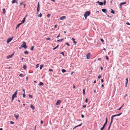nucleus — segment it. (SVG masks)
Wrapping results in <instances>:
<instances>
[{
    "label": "nucleus",
    "instance_id": "obj_1",
    "mask_svg": "<svg viewBox=\"0 0 130 130\" xmlns=\"http://www.w3.org/2000/svg\"><path fill=\"white\" fill-rule=\"evenodd\" d=\"M90 14V11H87L85 13L84 15L85 19L86 20L87 16H89Z\"/></svg>",
    "mask_w": 130,
    "mask_h": 130
},
{
    "label": "nucleus",
    "instance_id": "obj_2",
    "mask_svg": "<svg viewBox=\"0 0 130 130\" xmlns=\"http://www.w3.org/2000/svg\"><path fill=\"white\" fill-rule=\"evenodd\" d=\"M40 9V5L39 4V2H38V5H37V12L36 13V14H37L39 12V11Z\"/></svg>",
    "mask_w": 130,
    "mask_h": 130
},
{
    "label": "nucleus",
    "instance_id": "obj_3",
    "mask_svg": "<svg viewBox=\"0 0 130 130\" xmlns=\"http://www.w3.org/2000/svg\"><path fill=\"white\" fill-rule=\"evenodd\" d=\"M21 47L24 48L25 49L27 48V46L26 45V43L24 42H23V44L21 45Z\"/></svg>",
    "mask_w": 130,
    "mask_h": 130
},
{
    "label": "nucleus",
    "instance_id": "obj_4",
    "mask_svg": "<svg viewBox=\"0 0 130 130\" xmlns=\"http://www.w3.org/2000/svg\"><path fill=\"white\" fill-rule=\"evenodd\" d=\"M13 38V37H12L8 39L6 41L7 43H8L10 42L12 40Z\"/></svg>",
    "mask_w": 130,
    "mask_h": 130
},
{
    "label": "nucleus",
    "instance_id": "obj_5",
    "mask_svg": "<svg viewBox=\"0 0 130 130\" xmlns=\"http://www.w3.org/2000/svg\"><path fill=\"white\" fill-rule=\"evenodd\" d=\"M18 90H17L14 93V94L12 95V98H14L17 97V92Z\"/></svg>",
    "mask_w": 130,
    "mask_h": 130
},
{
    "label": "nucleus",
    "instance_id": "obj_6",
    "mask_svg": "<svg viewBox=\"0 0 130 130\" xmlns=\"http://www.w3.org/2000/svg\"><path fill=\"white\" fill-rule=\"evenodd\" d=\"M119 114H117V115H113L111 117V121H113V118L114 117H115L116 116H119Z\"/></svg>",
    "mask_w": 130,
    "mask_h": 130
},
{
    "label": "nucleus",
    "instance_id": "obj_7",
    "mask_svg": "<svg viewBox=\"0 0 130 130\" xmlns=\"http://www.w3.org/2000/svg\"><path fill=\"white\" fill-rule=\"evenodd\" d=\"M86 58L87 59H89L91 56V54L90 53H89L87 55H86Z\"/></svg>",
    "mask_w": 130,
    "mask_h": 130
},
{
    "label": "nucleus",
    "instance_id": "obj_8",
    "mask_svg": "<svg viewBox=\"0 0 130 130\" xmlns=\"http://www.w3.org/2000/svg\"><path fill=\"white\" fill-rule=\"evenodd\" d=\"M61 101L60 100H58L56 103V104L57 105H58L61 102Z\"/></svg>",
    "mask_w": 130,
    "mask_h": 130
},
{
    "label": "nucleus",
    "instance_id": "obj_9",
    "mask_svg": "<svg viewBox=\"0 0 130 130\" xmlns=\"http://www.w3.org/2000/svg\"><path fill=\"white\" fill-rule=\"evenodd\" d=\"M14 53H13L11 55H9L8 56H7V59H9V58H10L12 57L13 56Z\"/></svg>",
    "mask_w": 130,
    "mask_h": 130
},
{
    "label": "nucleus",
    "instance_id": "obj_10",
    "mask_svg": "<svg viewBox=\"0 0 130 130\" xmlns=\"http://www.w3.org/2000/svg\"><path fill=\"white\" fill-rule=\"evenodd\" d=\"M102 11L104 13H106L107 12V10L106 9H102Z\"/></svg>",
    "mask_w": 130,
    "mask_h": 130
},
{
    "label": "nucleus",
    "instance_id": "obj_11",
    "mask_svg": "<svg viewBox=\"0 0 130 130\" xmlns=\"http://www.w3.org/2000/svg\"><path fill=\"white\" fill-rule=\"evenodd\" d=\"M96 3L99 4V5L100 6H102L103 5V2H100L99 1H98L96 2Z\"/></svg>",
    "mask_w": 130,
    "mask_h": 130
},
{
    "label": "nucleus",
    "instance_id": "obj_12",
    "mask_svg": "<svg viewBox=\"0 0 130 130\" xmlns=\"http://www.w3.org/2000/svg\"><path fill=\"white\" fill-rule=\"evenodd\" d=\"M12 3L14 4V3H16L17 4L18 3V1L16 0H13L12 1Z\"/></svg>",
    "mask_w": 130,
    "mask_h": 130
},
{
    "label": "nucleus",
    "instance_id": "obj_13",
    "mask_svg": "<svg viewBox=\"0 0 130 130\" xmlns=\"http://www.w3.org/2000/svg\"><path fill=\"white\" fill-rule=\"evenodd\" d=\"M112 121H111V122H110V125L108 127V129L107 130H109V129L110 128V126H111V124L112 123Z\"/></svg>",
    "mask_w": 130,
    "mask_h": 130
},
{
    "label": "nucleus",
    "instance_id": "obj_14",
    "mask_svg": "<svg viewBox=\"0 0 130 130\" xmlns=\"http://www.w3.org/2000/svg\"><path fill=\"white\" fill-rule=\"evenodd\" d=\"M66 18V17L65 16H62L60 18V20H62L65 19Z\"/></svg>",
    "mask_w": 130,
    "mask_h": 130
},
{
    "label": "nucleus",
    "instance_id": "obj_15",
    "mask_svg": "<svg viewBox=\"0 0 130 130\" xmlns=\"http://www.w3.org/2000/svg\"><path fill=\"white\" fill-rule=\"evenodd\" d=\"M126 3V2H122L120 4V7L123 4H125Z\"/></svg>",
    "mask_w": 130,
    "mask_h": 130
},
{
    "label": "nucleus",
    "instance_id": "obj_16",
    "mask_svg": "<svg viewBox=\"0 0 130 130\" xmlns=\"http://www.w3.org/2000/svg\"><path fill=\"white\" fill-rule=\"evenodd\" d=\"M111 13H112L113 14H114L115 13V11L114 10H113L112 9H111Z\"/></svg>",
    "mask_w": 130,
    "mask_h": 130
},
{
    "label": "nucleus",
    "instance_id": "obj_17",
    "mask_svg": "<svg viewBox=\"0 0 130 130\" xmlns=\"http://www.w3.org/2000/svg\"><path fill=\"white\" fill-rule=\"evenodd\" d=\"M72 39L73 41V43H74L75 44H76L77 43V42L75 41V39L73 38H72Z\"/></svg>",
    "mask_w": 130,
    "mask_h": 130
},
{
    "label": "nucleus",
    "instance_id": "obj_18",
    "mask_svg": "<svg viewBox=\"0 0 130 130\" xmlns=\"http://www.w3.org/2000/svg\"><path fill=\"white\" fill-rule=\"evenodd\" d=\"M30 107L33 110L34 109H35V107H34V106L32 105H30Z\"/></svg>",
    "mask_w": 130,
    "mask_h": 130
},
{
    "label": "nucleus",
    "instance_id": "obj_19",
    "mask_svg": "<svg viewBox=\"0 0 130 130\" xmlns=\"http://www.w3.org/2000/svg\"><path fill=\"white\" fill-rule=\"evenodd\" d=\"M44 85L43 83L41 82H40L39 83V85L40 86H43Z\"/></svg>",
    "mask_w": 130,
    "mask_h": 130
},
{
    "label": "nucleus",
    "instance_id": "obj_20",
    "mask_svg": "<svg viewBox=\"0 0 130 130\" xmlns=\"http://www.w3.org/2000/svg\"><path fill=\"white\" fill-rule=\"evenodd\" d=\"M14 116L17 119L19 117V116L18 115H16L15 114L14 115Z\"/></svg>",
    "mask_w": 130,
    "mask_h": 130
},
{
    "label": "nucleus",
    "instance_id": "obj_21",
    "mask_svg": "<svg viewBox=\"0 0 130 130\" xmlns=\"http://www.w3.org/2000/svg\"><path fill=\"white\" fill-rule=\"evenodd\" d=\"M63 40V39H61L58 40H57V41L60 42H61Z\"/></svg>",
    "mask_w": 130,
    "mask_h": 130
},
{
    "label": "nucleus",
    "instance_id": "obj_22",
    "mask_svg": "<svg viewBox=\"0 0 130 130\" xmlns=\"http://www.w3.org/2000/svg\"><path fill=\"white\" fill-rule=\"evenodd\" d=\"M23 68L25 70L26 69V68H27L26 66L25 65H24L23 66Z\"/></svg>",
    "mask_w": 130,
    "mask_h": 130
},
{
    "label": "nucleus",
    "instance_id": "obj_23",
    "mask_svg": "<svg viewBox=\"0 0 130 130\" xmlns=\"http://www.w3.org/2000/svg\"><path fill=\"white\" fill-rule=\"evenodd\" d=\"M61 71L63 73H64L66 72V71L65 69H62Z\"/></svg>",
    "mask_w": 130,
    "mask_h": 130
},
{
    "label": "nucleus",
    "instance_id": "obj_24",
    "mask_svg": "<svg viewBox=\"0 0 130 130\" xmlns=\"http://www.w3.org/2000/svg\"><path fill=\"white\" fill-rule=\"evenodd\" d=\"M21 25V24L20 23L18 24L16 26V28L17 29V28H18Z\"/></svg>",
    "mask_w": 130,
    "mask_h": 130
},
{
    "label": "nucleus",
    "instance_id": "obj_25",
    "mask_svg": "<svg viewBox=\"0 0 130 130\" xmlns=\"http://www.w3.org/2000/svg\"><path fill=\"white\" fill-rule=\"evenodd\" d=\"M59 46V45H58L56 46L53 49V50H55Z\"/></svg>",
    "mask_w": 130,
    "mask_h": 130
},
{
    "label": "nucleus",
    "instance_id": "obj_26",
    "mask_svg": "<svg viewBox=\"0 0 130 130\" xmlns=\"http://www.w3.org/2000/svg\"><path fill=\"white\" fill-rule=\"evenodd\" d=\"M43 64L41 65L40 66V69L41 70L42 69V68H43Z\"/></svg>",
    "mask_w": 130,
    "mask_h": 130
},
{
    "label": "nucleus",
    "instance_id": "obj_27",
    "mask_svg": "<svg viewBox=\"0 0 130 130\" xmlns=\"http://www.w3.org/2000/svg\"><path fill=\"white\" fill-rule=\"evenodd\" d=\"M42 14L41 13H40L38 15V17H41L42 16Z\"/></svg>",
    "mask_w": 130,
    "mask_h": 130
},
{
    "label": "nucleus",
    "instance_id": "obj_28",
    "mask_svg": "<svg viewBox=\"0 0 130 130\" xmlns=\"http://www.w3.org/2000/svg\"><path fill=\"white\" fill-rule=\"evenodd\" d=\"M3 14H5V8H3Z\"/></svg>",
    "mask_w": 130,
    "mask_h": 130
},
{
    "label": "nucleus",
    "instance_id": "obj_29",
    "mask_svg": "<svg viewBox=\"0 0 130 130\" xmlns=\"http://www.w3.org/2000/svg\"><path fill=\"white\" fill-rule=\"evenodd\" d=\"M24 53L25 54L27 55L28 54V53L27 51H24Z\"/></svg>",
    "mask_w": 130,
    "mask_h": 130
},
{
    "label": "nucleus",
    "instance_id": "obj_30",
    "mask_svg": "<svg viewBox=\"0 0 130 130\" xmlns=\"http://www.w3.org/2000/svg\"><path fill=\"white\" fill-rule=\"evenodd\" d=\"M106 2L105 0H104V1L103 2V4L104 5H105L106 4Z\"/></svg>",
    "mask_w": 130,
    "mask_h": 130
},
{
    "label": "nucleus",
    "instance_id": "obj_31",
    "mask_svg": "<svg viewBox=\"0 0 130 130\" xmlns=\"http://www.w3.org/2000/svg\"><path fill=\"white\" fill-rule=\"evenodd\" d=\"M34 46H31V48H30V50H31V51H33V49H34Z\"/></svg>",
    "mask_w": 130,
    "mask_h": 130
},
{
    "label": "nucleus",
    "instance_id": "obj_32",
    "mask_svg": "<svg viewBox=\"0 0 130 130\" xmlns=\"http://www.w3.org/2000/svg\"><path fill=\"white\" fill-rule=\"evenodd\" d=\"M83 95H84L85 94V90L84 89L83 90Z\"/></svg>",
    "mask_w": 130,
    "mask_h": 130
},
{
    "label": "nucleus",
    "instance_id": "obj_33",
    "mask_svg": "<svg viewBox=\"0 0 130 130\" xmlns=\"http://www.w3.org/2000/svg\"><path fill=\"white\" fill-rule=\"evenodd\" d=\"M19 76L21 77H23L24 76L23 75V74H20L19 75Z\"/></svg>",
    "mask_w": 130,
    "mask_h": 130
},
{
    "label": "nucleus",
    "instance_id": "obj_34",
    "mask_svg": "<svg viewBox=\"0 0 130 130\" xmlns=\"http://www.w3.org/2000/svg\"><path fill=\"white\" fill-rule=\"evenodd\" d=\"M60 54H62V55H63V57H64L65 56L64 53L63 52H61L60 53Z\"/></svg>",
    "mask_w": 130,
    "mask_h": 130
},
{
    "label": "nucleus",
    "instance_id": "obj_35",
    "mask_svg": "<svg viewBox=\"0 0 130 130\" xmlns=\"http://www.w3.org/2000/svg\"><path fill=\"white\" fill-rule=\"evenodd\" d=\"M10 124H14V122H13V121H10Z\"/></svg>",
    "mask_w": 130,
    "mask_h": 130
},
{
    "label": "nucleus",
    "instance_id": "obj_36",
    "mask_svg": "<svg viewBox=\"0 0 130 130\" xmlns=\"http://www.w3.org/2000/svg\"><path fill=\"white\" fill-rule=\"evenodd\" d=\"M123 106V104L122 106L120 107V108H119L118 109H117V110H120L121 109L122 107Z\"/></svg>",
    "mask_w": 130,
    "mask_h": 130
},
{
    "label": "nucleus",
    "instance_id": "obj_37",
    "mask_svg": "<svg viewBox=\"0 0 130 130\" xmlns=\"http://www.w3.org/2000/svg\"><path fill=\"white\" fill-rule=\"evenodd\" d=\"M28 96H29V97L30 98H32V96L31 95L29 94L28 95Z\"/></svg>",
    "mask_w": 130,
    "mask_h": 130
},
{
    "label": "nucleus",
    "instance_id": "obj_38",
    "mask_svg": "<svg viewBox=\"0 0 130 130\" xmlns=\"http://www.w3.org/2000/svg\"><path fill=\"white\" fill-rule=\"evenodd\" d=\"M101 75H99V76H98V77L99 79H100V78H101Z\"/></svg>",
    "mask_w": 130,
    "mask_h": 130
},
{
    "label": "nucleus",
    "instance_id": "obj_39",
    "mask_svg": "<svg viewBox=\"0 0 130 130\" xmlns=\"http://www.w3.org/2000/svg\"><path fill=\"white\" fill-rule=\"evenodd\" d=\"M88 100L87 98H86L85 100V102H86V103H87L88 102Z\"/></svg>",
    "mask_w": 130,
    "mask_h": 130
},
{
    "label": "nucleus",
    "instance_id": "obj_40",
    "mask_svg": "<svg viewBox=\"0 0 130 130\" xmlns=\"http://www.w3.org/2000/svg\"><path fill=\"white\" fill-rule=\"evenodd\" d=\"M107 123V122H105V123L103 125V126H104V127H105V126L106 124Z\"/></svg>",
    "mask_w": 130,
    "mask_h": 130
},
{
    "label": "nucleus",
    "instance_id": "obj_41",
    "mask_svg": "<svg viewBox=\"0 0 130 130\" xmlns=\"http://www.w3.org/2000/svg\"><path fill=\"white\" fill-rule=\"evenodd\" d=\"M24 22L25 21L23 20L21 21V23H20L22 24L24 23Z\"/></svg>",
    "mask_w": 130,
    "mask_h": 130
},
{
    "label": "nucleus",
    "instance_id": "obj_42",
    "mask_svg": "<svg viewBox=\"0 0 130 130\" xmlns=\"http://www.w3.org/2000/svg\"><path fill=\"white\" fill-rule=\"evenodd\" d=\"M105 57L106 58L107 60H109V58L107 56H105Z\"/></svg>",
    "mask_w": 130,
    "mask_h": 130
},
{
    "label": "nucleus",
    "instance_id": "obj_43",
    "mask_svg": "<svg viewBox=\"0 0 130 130\" xmlns=\"http://www.w3.org/2000/svg\"><path fill=\"white\" fill-rule=\"evenodd\" d=\"M50 39H51L50 38H46V40L47 41L48 40H50Z\"/></svg>",
    "mask_w": 130,
    "mask_h": 130
},
{
    "label": "nucleus",
    "instance_id": "obj_44",
    "mask_svg": "<svg viewBox=\"0 0 130 130\" xmlns=\"http://www.w3.org/2000/svg\"><path fill=\"white\" fill-rule=\"evenodd\" d=\"M105 127H104V126H103V127L101 128H100V129H101V130H103L104 128Z\"/></svg>",
    "mask_w": 130,
    "mask_h": 130
},
{
    "label": "nucleus",
    "instance_id": "obj_45",
    "mask_svg": "<svg viewBox=\"0 0 130 130\" xmlns=\"http://www.w3.org/2000/svg\"><path fill=\"white\" fill-rule=\"evenodd\" d=\"M25 93H24L23 94V98H24L25 96Z\"/></svg>",
    "mask_w": 130,
    "mask_h": 130
},
{
    "label": "nucleus",
    "instance_id": "obj_46",
    "mask_svg": "<svg viewBox=\"0 0 130 130\" xmlns=\"http://www.w3.org/2000/svg\"><path fill=\"white\" fill-rule=\"evenodd\" d=\"M106 14L107 16L109 18H111V17H112L111 16H110L109 15H107Z\"/></svg>",
    "mask_w": 130,
    "mask_h": 130
},
{
    "label": "nucleus",
    "instance_id": "obj_47",
    "mask_svg": "<svg viewBox=\"0 0 130 130\" xmlns=\"http://www.w3.org/2000/svg\"><path fill=\"white\" fill-rule=\"evenodd\" d=\"M100 40L102 42H104V40H103V39H102V38H101L100 39Z\"/></svg>",
    "mask_w": 130,
    "mask_h": 130
},
{
    "label": "nucleus",
    "instance_id": "obj_48",
    "mask_svg": "<svg viewBox=\"0 0 130 130\" xmlns=\"http://www.w3.org/2000/svg\"><path fill=\"white\" fill-rule=\"evenodd\" d=\"M50 15L51 14H48L47 15V17L48 18H49L50 17Z\"/></svg>",
    "mask_w": 130,
    "mask_h": 130
},
{
    "label": "nucleus",
    "instance_id": "obj_49",
    "mask_svg": "<svg viewBox=\"0 0 130 130\" xmlns=\"http://www.w3.org/2000/svg\"><path fill=\"white\" fill-rule=\"evenodd\" d=\"M126 24L128 25H130V24L128 22H127L126 23Z\"/></svg>",
    "mask_w": 130,
    "mask_h": 130
},
{
    "label": "nucleus",
    "instance_id": "obj_50",
    "mask_svg": "<svg viewBox=\"0 0 130 130\" xmlns=\"http://www.w3.org/2000/svg\"><path fill=\"white\" fill-rule=\"evenodd\" d=\"M81 116L82 118H84V115L83 114L81 115Z\"/></svg>",
    "mask_w": 130,
    "mask_h": 130
},
{
    "label": "nucleus",
    "instance_id": "obj_51",
    "mask_svg": "<svg viewBox=\"0 0 130 130\" xmlns=\"http://www.w3.org/2000/svg\"><path fill=\"white\" fill-rule=\"evenodd\" d=\"M105 122H108V118L107 117H106V119Z\"/></svg>",
    "mask_w": 130,
    "mask_h": 130
},
{
    "label": "nucleus",
    "instance_id": "obj_52",
    "mask_svg": "<svg viewBox=\"0 0 130 130\" xmlns=\"http://www.w3.org/2000/svg\"><path fill=\"white\" fill-rule=\"evenodd\" d=\"M128 78H126V82H127V83H128Z\"/></svg>",
    "mask_w": 130,
    "mask_h": 130
},
{
    "label": "nucleus",
    "instance_id": "obj_53",
    "mask_svg": "<svg viewBox=\"0 0 130 130\" xmlns=\"http://www.w3.org/2000/svg\"><path fill=\"white\" fill-rule=\"evenodd\" d=\"M66 44L68 46H70V44L67 42H66Z\"/></svg>",
    "mask_w": 130,
    "mask_h": 130
},
{
    "label": "nucleus",
    "instance_id": "obj_54",
    "mask_svg": "<svg viewBox=\"0 0 130 130\" xmlns=\"http://www.w3.org/2000/svg\"><path fill=\"white\" fill-rule=\"evenodd\" d=\"M49 71H53V70H52V69H49Z\"/></svg>",
    "mask_w": 130,
    "mask_h": 130
},
{
    "label": "nucleus",
    "instance_id": "obj_55",
    "mask_svg": "<svg viewBox=\"0 0 130 130\" xmlns=\"http://www.w3.org/2000/svg\"><path fill=\"white\" fill-rule=\"evenodd\" d=\"M39 64H37L36 65V68H38V67H39Z\"/></svg>",
    "mask_w": 130,
    "mask_h": 130
},
{
    "label": "nucleus",
    "instance_id": "obj_56",
    "mask_svg": "<svg viewBox=\"0 0 130 130\" xmlns=\"http://www.w3.org/2000/svg\"><path fill=\"white\" fill-rule=\"evenodd\" d=\"M83 107L84 108H85L86 107V105H83Z\"/></svg>",
    "mask_w": 130,
    "mask_h": 130
},
{
    "label": "nucleus",
    "instance_id": "obj_57",
    "mask_svg": "<svg viewBox=\"0 0 130 130\" xmlns=\"http://www.w3.org/2000/svg\"><path fill=\"white\" fill-rule=\"evenodd\" d=\"M128 83H127V82H126V83H125V87H127V84Z\"/></svg>",
    "mask_w": 130,
    "mask_h": 130
},
{
    "label": "nucleus",
    "instance_id": "obj_58",
    "mask_svg": "<svg viewBox=\"0 0 130 130\" xmlns=\"http://www.w3.org/2000/svg\"><path fill=\"white\" fill-rule=\"evenodd\" d=\"M41 123V124H42L43 123V121L42 120H41L40 122Z\"/></svg>",
    "mask_w": 130,
    "mask_h": 130
},
{
    "label": "nucleus",
    "instance_id": "obj_59",
    "mask_svg": "<svg viewBox=\"0 0 130 130\" xmlns=\"http://www.w3.org/2000/svg\"><path fill=\"white\" fill-rule=\"evenodd\" d=\"M101 82L102 83H103L104 82V80L103 79H101Z\"/></svg>",
    "mask_w": 130,
    "mask_h": 130
},
{
    "label": "nucleus",
    "instance_id": "obj_60",
    "mask_svg": "<svg viewBox=\"0 0 130 130\" xmlns=\"http://www.w3.org/2000/svg\"><path fill=\"white\" fill-rule=\"evenodd\" d=\"M60 35V33L58 35L57 37V38H58L59 37Z\"/></svg>",
    "mask_w": 130,
    "mask_h": 130
},
{
    "label": "nucleus",
    "instance_id": "obj_61",
    "mask_svg": "<svg viewBox=\"0 0 130 130\" xmlns=\"http://www.w3.org/2000/svg\"><path fill=\"white\" fill-rule=\"evenodd\" d=\"M23 91L24 92V93H25V90L24 89H23Z\"/></svg>",
    "mask_w": 130,
    "mask_h": 130
},
{
    "label": "nucleus",
    "instance_id": "obj_62",
    "mask_svg": "<svg viewBox=\"0 0 130 130\" xmlns=\"http://www.w3.org/2000/svg\"><path fill=\"white\" fill-rule=\"evenodd\" d=\"M93 91L94 93H95L96 92V91L95 89L93 90Z\"/></svg>",
    "mask_w": 130,
    "mask_h": 130
},
{
    "label": "nucleus",
    "instance_id": "obj_63",
    "mask_svg": "<svg viewBox=\"0 0 130 130\" xmlns=\"http://www.w3.org/2000/svg\"><path fill=\"white\" fill-rule=\"evenodd\" d=\"M25 18H26L25 17H24V18L23 19V20L24 21H25Z\"/></svg>",
    "mask_w": 130,
    "mask_h": 130
},
{
    "label": "nucleus",
    "instance_id": "obj_64",
    "mask_svg": "<svg viewBox=\"0 0 130 130\" xmlns=\"http://www.w3.org/2000/svg\"><path fill=\"white\" fill-rule=\"evenodd\" d=\"M82 125V123H81L79 125H78V126H81Z\"/></svg>",
    "mask_w": 130,
    "mask_h": 130
}]
</instances>
